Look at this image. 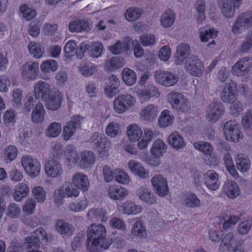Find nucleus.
<instances>
[{"mask_svg":"<svg viewBox=\"0 0 252 252\" xmlns=\"http://www.w3.org/2000/svg\"><path fill=\"white\" fill-rule=\"evenodd\" d=\"M89 142L92 148L97 151L98 155L101 158L108 157L111 143L106 135L99 132H94L91 136Z\"/></svg>","mask_w":252,"mask_h":252,"instance_id":"f257e3e1","label":"nucleus"},{"mask_svg":"<svg viewBox=\"0 0 252 252\" xmlns=\"http://www.w3.org/2000/svg\"><path fill=\"white\" fill-rule=\"evenodd\" d=\"M167 100L175 110L186 112L190 108V103L188 98L179 93L171 92L167 95Z\"/></svg>","mask_w":252,"mask_h":252,"instance_id":"f03ea898","label":"nucleus"},{"mask_svg":"<svg viewBox=\"0 0 252 252\" xmlns=\"http://www.w3.org/2000/svg\"><path fill=\"white\" fill-rule=\"evenodd\" d=\"M33 234L30 237H26L25 239L24 244L27 249L34 250L39 248L40 244V237H41L42 241L48 242V234L43 228L41 227L37 228L34 230Z\"/></svg>","mask_w":252,"mask_h":252,"instance_id":"7ed1b4c3","label":"nucleus"},{"mask_svg":"<svg viewBox=\"0 0 252 252\" xmlns=\"http://www.w3.org/2000/svg\"><path fill=\"white\" fill-rule=\"evenodd\" d=\"M252 27V11H247L241 14L234 22L232 32L234 34L242 33V29H247Z\"/></svg>","mask_w":252,"mask_h":252,"instance_id":"20e7f679","label":"nucleus"},{"mask_svg":"<svg viewBox=\"0 0 252 252\" xmlns=\"http://www.w3.org/2000/svg\"><path fill=\"white\" fill-rule=\"evenodd\" d=\"M106 231L105 227L99 224H92L88 227L87 239L88 241L94 240L99 243H106Z\"/></svg>","mask_w":252,"mask_h":252,"instance_id":"39448f33","label":"nucleus"},{"mask_svg":"<svg viewBox=\"0 0 252 252\" xmlns=\"http://www.w3.org/2000/svg\"><path fill=\"white\" fill-rule=\"evenodd\" d=\"M21 164L29 176L34 178L39 175L41 166L36 158L31 156H25L22 158Z\"/></svg>","mask_w":252,"mask_h":252,"instance_id":"423d86ee","label":"nucleus"},{"mask_svg":"<svg viewBox=\"0 0 252 252\" xmlns=\"http://www.w3.org/2000/svg\"><path fill=\"white\" fill-rule=\"evenodd\" d=\"M135 102V98L129 94L119 95L113 102L114 110L118 113H122L132 106Z\"/></svg>","mask_w":252,"mask_h":252,"instance_id":"0eeeda50","label":"nucleus"},{"mask_svg":"<svg viewBox=\"0 0 252 252\" xmlns=\"http://www.w3.org/2000/svg\"><path fill=\"white\" fill-rule=\"evenodd\" d=\"M237 92V84L232 82L225 84L220 94V96L224 103H233L236 100Z\"/></svg>","mask_w":252,"mask_h":252,"instance_id":"6e6552de","label":"nucleus"},{"mask_svg":"<svg viewBox=\"0 0 252 252\" xmlns=\"http://www.w3.org/2000/svg\"><path fill=\"white\" fill-rule=\"evenodd\" d=\"M83 120V117L80 115L74 116L71 118L70 120L63 128L64 140H68L74 135L76 129L80 128Z\"/></svg>","mask_w":252,"mask_h":252,"instance_id":"1a4fd4ad","label":"nucleus"},{"mask_svg":"<svg viewBox=\"0 0 252 252\" xmlns=\"http://www.w3.org/2000/svg\"><path fill=\"white\" fill-rule=\"evenodd\" d=\"M154 76L158 83L165 87L174 86L178 81V77L171 72L157 71Z\"/></svg>","mask_w":252,"mask_h":252,"instance_id":"9d476101","label":"nucleus"},{"mask_svg":"<svg viewBox=\"0 0 252 252\" xmlns=\"http://www.w3.org/2000/svg\"><path fill=\"white\" fill-rule=\"evenodd\" d=\"M186 69L191 75L201 76L203 72L204 66L201 61L195 55H191L186 63Z\"/></svg>","mask_w":252,"mask_h":252,"instance_id":"9b49d317","label":"nucleus"},{"mask_svg":"<svg viewBox=\"0 0 252 252\" xmlns=\"http://www.w3.org/2000/svg\"><path fill=\"white\" fill-rule=\"evenodd\" d=\"M151 182L155 192L159 196L163 197L168 193L169 189L167 181L161 175H155L152 179Z\"/></svg>","mask_w":252,"mask_h":252,"instance_id":"f8f14e48","label":"nucleus"},{"mask_svg":"<svg viewBox=\"0 0 252 252\" xmlns=\"http://www.w3.org/2000/svg\"><path fill=\"white\" fill-rule=\"evenodd\" d=\"M63 97L62 93L60 91L52 92L44 100L46 108L52 111L57 110L62 106Z\"/></svg>","mask_w":252,"mask_h":252,"instance_id":"ddd939ff","label":"nucleus"},{"mask_svg":"<svg viewBox=\"0 0 252 252\" xmlns=\"http://www.w3.org/2000/svg\"><path fill=\"white\" fill-rule=\"evenodd\" d=\"M223 131L227 140L234 142L238 140L240 130L236 121L227 122L223 126Z\"/></svg>","mask_w":252,"mask_h":252,"instance_id":"4468645a","label":"nucleus"},{"mask_svg":"<svg viewBox=\"0 0 252 252\" xmlns=\"http://www.w3.org/2000/svg\"><path fill=\"white\" fill-rule=\"evenodd\" d=\"M252 66V57H246L239 60L232 69V73L237 76L245 75Z\"/></svg>","mask_w":252,"mask_h":252,"instance_id":"2eb2a0df","label":"nucleus"},{"mask_svg":"<svg viewBox=\"0 0 252 252\" xmlns=\"http://www.w3.org/2000/svg\"><path fill=\"white\" fill-rule=\"evenodd\" d=\"M190 54L189 45L185 43L179 44L176 47V52L174 55L176 64L181 65L186 63Z\"/></svg>","mask_w":252,"mask_h":252,"instance_id":"dca6fc26","label":"nucleus"},{"mask_svg":"<svg viewBox=\"0 0 252 252\" xmlns=\"http://www.w3.org/2000/svg\"><path fill=\"white\" fill-rule=\"evenodd\" d=\"M45 171L47 176L56 178L63 172L62 165L57 158L48 160L45 164Z\"/></svg>","mask_w":252,"mask_h":252,"instance_id":"f3484780","label":"nucleus"},{"mask_svg":"<svg viewBox=\"0 0 252 252\" xmlns=\"http://www.w3.org/2000/svg\"><path fill=\"white\" fill-rule=\"evenodd\" d=\"M222 104L219 102L211 103L207 111V118L212 123H215L223 112Z\"/></svg>","mask_w":252,"mask_h":252,"instance_id":"a211bd4d","label":"nucleus"},{"mask_svg":"<svg viewBox=\"0 0 252 252\" xmlns=\"http://www.w3.org/2000/svg\"><path fill=\"white\" fill-rule=\"evenodd\" d=\"M21 69L25 79H35L39 72V64L37 62H29L21 67Z\"/></svg>","mask_w":252,"mask_h":252,"instance_id":"6ab92c4d","label":"nucleus"},{"mask_svg":"<svg viewBox=\"0 0 252 252\" xmlns=\"http://www.w3.org/2000/svg\"><path fill=\"white\" fill-rule=\"evenodd\" d=\"M106 86L104 89L105 94L110 97H112L119 93L120 81L118 78L112 74L107 79Z\"/></svg>","mask_w":252,"mask_h":252,"instance_id":"aec40b11","label":"nucleus"},{"mask_svg":"<svg viewBox=\"0 0 252 252\" xmlns=\"http://www.w3.org/2000/svg\"><path fill=\"white\" fill-rule=\"evenodd\" d=\"M219 176L213 170L207 171L204 175V181L207 187L210 190H216L219 186Z\"/></svg>","mask_w":252,"mask_h":252,"instance_id":"412c9836","label":"nucleus"},{"mask_svg":"<svg viewBox=\"0 0 252 252\" xmlns=\"http://www.w3.org/2000/svg\"><path fill=\"white\" fill-rule=\"evenodd\" d=\"M222 192L232 199L235 198L240 193V189L237 184L232 181H226L222 188Z\"/></svg>","mask_w":252,"mask_h":252,"instance_id":"4be33fe9","label":"nucleus"},{"mask_svg":"<svg viewBox=\"0 0 252 252\" xmlns=\"http://www.w3.org/2000/svg\"><path fill=\"white\" fill-rule=\"evenodd\" d=\"M34 96L36 98L44 100L52 92L49 84L45 82L40 81L34 85Z\"/></svg>","mask_w":252,"mask_h":252,"instance_id":"5701e85b","label":"nucleus"},{"mask_svg":"<svg viewBox=\"0 0 252 252\" xmlns=\"http://www.w3.org/2000/svg\"><path fill=\"white\" fill-rule=\"evenodd\" d=\"M72 182L74 186L84 192L89 189L90 182L88 177L82 173L75 174L72 177Z\"/></svg>","mask_w":252,"mask_h":252,"instance_id":"b1692460","label":"nucleus"},{"mask_svg":"<svg viewBox=\"0 0 252 252\" xmlns=\"http://www.w3.org/2000/svg\"><path fill=\"white\" fill-rule=\"evenodd\" d=\"M95 161V156L92 151H84L81 153L79 166L85 169L92 166Z\"/></svg>","mask_w":252,"mask_h":252,"instance_id":"393cba45","label":"nucleus"},{"mask_svg":"<svg viewBox=\"0 0 252 252\" xmlns=\"http://www.w3.org/2000/svg\"><path fill=\"white\" fill-rule=\"evenodd\" d=\"M55 227L60 234L65 236L72 235L74 230L73 226L63 220H57Z\"/></svg>","mask_w":252,"mask_h":252,"instance_id":"a878e982","label":"nucleus"},{"mask_svg":"<svg viewBox=\"0 0 252 252\" xmlns=\"http://www.w3.org/2000/svg\"><path fill=\"white\" fill-rule=\"evenodd\" d=\"M131 42V38L126 37L124 38L123 42L120 40L117 41L110 47V50L113 54H121L124 52L129 50Z\"/></svg>","mask_w":252,"mask_h":252,"instance_id":"bb28decb","label":"nucleus"},{"mask_svg":"<svg viewBox=\"0 0 252 252\" xmlns=\"http://www.w3.org/2000/svg\"><path fill=\"white\" fill-rule=\"evenodd\" d=\"M107 191L109 196L114 200L123 199L128 193L126 189L117 186H110Z\"/></svg>","mask_w":252,"mask_h":252,"instance_id":"cd10ccee","label":"nucleus"},{"mask_svg":"<svg viewBox=\"0 0 252 252\" xmlns=\"http://www.w3.org/2000/svg\"><path fill=\"white\" fill-rule=\"evenodd\" d=\"M87 216L92 221H106L108 220L107 212L103 208H94L90 210Z\"/></svg>","mask_w":252,"mask_h":252,"instance_id":"c85d7f7f","label":"nucleus"},{"mask_svg":"<svg viewBox=\"0 0 252 252\" xmlns=\"http://www.w3.org/2000/svg\"><path fill=\"white\" fill-rule=\"evenodd\" d=\"M168 142L176 150L182 149L186 146V142L177 132H173L168 136Z\"/></svg>","mask_w":252,"mask_h":252,"instance_id":"c756f323","label":"nucleus"},{"mask_svg":"<svg viewBox=\"0 0 252 252\" xmlns=\"http://www.w3.org/2000/svg\"><path fill=\"white\" fill-rule=\"evenodd\" d=\"M128 164L130 170L132 173L142 179L148 178L149 172L139 162L131 160L128 162Z\"/></svg>","mask_w":252,"mask_h":252,"instance_id":"7c9ffc66","label":"nucleus"},{"mask_svg":"<svg viewBox=\"0 0 252 252\" xmlns=\"http://www.w3.org/2000/svg\"><path fill=\"white\" fill-rule=\"evenodd\" d=\"M14 190L13 198L15 201L18 202L26 197L30 192V188L28 185L24 183L18 184L15 187Z\"/></svg>","mask_w":252,"mask_h":252,"instance_id":"2f4dec72","label":"nucleus"},{"mask_svg":"<svg viewBox=\"0 0 252 252\" xmlns=\"http://www.w3.org/2000/svg\"><path fill=\"white\" fill-rule=\"evenodd\" d=\"M228 0H221L219 3L223 15L227 18L232 17L237 6L230 2Z\"/></svg>","mask_w":252,"mask_h":252,"instance_id":"473e14b6","label":"nucleus"},{"mask_svg":"<svg viewBox=\"0 0 252 252\" xmlns=\"http://www.w3.org/2000/svg\"><path fill=\"white\" fill-rule=\"evenodd\" d=\"M68 29L72 32H78L83 31L88 32L90 30V27L88 21L77 19L69 24Z\"/></svg>","mask_w":252,"mask_h":252,"instance_id":"72a5a7b5","label":"nucleus"},{"mask_svg":"<svg viewBox=\"0 0 252 252\" xmlns=\"http://www.w3.org/2000/svg\"><path fill=\"white\" fill-rule=\"evenodd\" d=\"M235 162L237 169L242 172L248 171L251 167V161L249 158L243 154L237 155Z\"/></svg>","mask_w":252,"mask_h":252,"instance_id":"f704fd0d","label":"nucleus"},{"mask_svg":"<svg viewBox=\"0 0 252 252\" xmlns=\"http://www.w3.org/2000/svg\"><path fill=\"white\" fill-rule=\"evenodd\" d=\"M111 242L99 243L96 241H88L87 239L86 247L89 252H102L103 249H107Z\"/></svg>","mask_w":252,"mask_h":252,"instance_id":"c9c22d12","label":"nucleus"},{"mask_svg":"<svg viewBox=\"0 0 252 252\" xmlns=\"http://www.w3.org/2000/svg\"><path fill=\"white\" fill-rule=\"evenodd\" d=\"M45 111L41 103H37L32 113V119L34 123H41L44 120Z\"/></svg>","mask_w":252,"mask_h":252,"instance_id":"e433bc0d","label":"nucleus"},{"mask_svg":"<svg viewBox=\"0 0 252 252\" xmlns=\"http://www.w3.org/2000/svg\"><path fill=\"white\" fill-rule=\"evenodd\" d=\"M123 213L127 215H137L142 212V208L131 201H127L122 206Z\"/></svg>","mask_w":252,"mask_h":252,"instance_id":"4c0bfd02","label":"nucleus"},{"mask_svg":"<svg viewBox=\"0 0 252 252\" xmlns=\"http://www.w3.org/2000/svg\"><path fill=\"white\" fill-rule=\"evenodd\" d=\"M175 20V15L170 9L165 10L160 17L161 24L165 28L170 27L174 24Z\"/></svg>","mask_w":252,"mask_h":252,"instance_id":"58836bf2","label":"nucleus"},{"mask_svg":"<svg viewBox=\"0 0 252 252\" xmlns=\"http://www.w3.org/2000/svg\"><path fill=\"white\" fill-rule=\"evenodd\" d=\"M166 148V145L162 140L158 139L154 142L151 152L154 158H159L165 152Z\"/></svg>","mask_w":252,"mask_h":252,"instance_id":"ea45409f","label":"nucleus"},{"mask_svg":"<svg viewBox=\"0 0 252 252\" xmlns=\"http://www.w3.org/2000/svg\"><path fill=\"white\" fill-rule=\"evenodd\" d=\"M158 109L153 104L149 105L142 109L140 112L141 116L145 120L153 121L157 116Z\"/></svg>","mask_w":252,"mask_h":252,"instance_id":"a19ab883","label":"nucleus"},{"mask_svg":"<svg viewBox=\"0 0 252 252\" xmlns=\"http://www.w3.org/2000/svg\"><path fill=\"white\" fill-rule=\"evenodd\" d=\"M59 198L56 196L55 198V201L56 203H60L62 201L63 197L66 196L68 197H76L79 195V191L76 189L72 187H67L65 188L64 190L59 189L58 190Z\"/></svg>","mask_w":252,"mask_h":252,"instance_id":"79ce46f5","label":"nucleus"},{"mask_svg":"<svg viewBox=\"0 0 252 252\" xmlns=\"http://www.w3.org/2000/svg\"><path fill=\"white\" fill-rule=\"evenodd\" d=\"M122 75L123 81L128 86L133 85L136 81L137 77L135 72L128 68L124 69Z\"/></svg>","mask_w":252,"mask_h":252,"instance_id":"37998d69","label":"nucleus"},{"mask_svg":"<svg viewBox=\"0 0 252 252\" xmlns=\"http://www.w3.org/2000/svg\"><path fill=\"white\" fill-rule=\"evenodd\" d=\"M129 139L133 142L138 141L142 136L141 129L136 125L129 126L127 130Z\"/></svg>","mask_w":252,"mask_h":252,"instance_id":"c03bdc74","label":"nucleus"},{"mask_svg":"<svg viewBox=\"0 0 252 252\" xmlns=\"http://www.w3.org/2000/svg\"><path fill=\"white\" fill-rule=\"evenodd\" d=\"M139 95L145 100H149L151 97L159 95L157 88L153 85H149L146 88L139 92Z\"/></svg>","mask_w":252,"mask_h":252,"instance_id":"a18cd8bd","label":"nucleus"},{"mask_svg":"<svg viewBox=\"0 0 252 252\" xmlns=\"http://www.w3.org/2000/svg\"><path fill=\"white\" fill-rule=\"evenodd\" d=\"M137 195L140 199L149 204H153L156 202L155 199L146 187H142L137 190Z\"/></svg>","mask_w":252,"mask_h":252,"instance_id":"49530a36","label":"nucleus"},{"mask_svg":"<svg viewBox=\"0 0 252 252\" xmlns=\"http://www.w3.org/2000/svg\"><path fill=\"white\" fill-rule=\"evenodd\" d=\"M124 64V60L119 57H114L108 60L105 63L106 66L110 70L122 67Z\"/></svg>","mask_w":252,"mask_h":252,"instance_id":"de8ad7c7","label":"nucleus"},{"mask_svg":"<svg viewBox=\"0 0 252 252\" xmlns=\"http://www.w3.org/2000/svg\"><path fill=\"white\" fill-rule=\"evenodd\" d=\"M65 156L68 163L70 165H71V163H77L78 160V155L73 145L67 146Z\"/></svg>","mask_w":252,"mask_h":252,"instance_id":"09e8293b","label":"nucleus"},{"mask_svg":"<svg viewBox=\"0 0 252 252\" xmlns=\"http://www.w3.org/2000/svg\"><path fill=\"white\" fill-rule=\"evenodd\" d=\"M193 145L195 149L203 153L206 155L211 156L214 151L212 145L207 142L200 141L195 142L193 144Z\"/></svg>","mask_w":252,"mask_h":252,"instance_id":"8fccbe9b","label":"nucleus"},{"mask_svg":"<svg viewBox=\"0 0 252 252\" xmlns=\"http://www.w3.org/2000/svg\"><path fill=\"white\" fill-rule=\"evenodd\" d=\"M131 233L133 235L140 237H145L146 236V228L141 220H138L133 224L131 229Z\"/></svg>","mask_w":252,"mask_h":252,"instance_id":"3c124183","label":"nucleus"},{"mask_svg":"<svg viewBox=\"0 0 252 252\" xmlns=\"http://www.w3.org/2000/svg\"><path fill=\"white\" fill-rule=\"evenodd\" d=\"M218 32L214 29H201L200 31V38L202 42H207L210 38L217 37Z\"/></svg>","mask_w":252,"mask_h":252,"instance_id":"603ef678","label":"nucleus"},{"mask_svg":"<svg viewBox=\"0 0 252 252\" xmlns=\"http://www.w3.org/2000/svg\"><path fill=\"white\" fill-rule=\"evenodd\" d=\"M103 49V45L98 42L90 43L89 53L93 58H98L101 56Z\"/></svg>","mask_w":252,"mask_h":252,"instance_id":"864d4df0","label":"nucleus"},{"mask_svg":"<svg viewBox=\"0 0 252 252\" xmlns=\"http://www.w3.org/2000/svg\"><path fill=\"white\" fill-rule=\"evenodd\" d=\"M173 120V117L170 114V111L165 110L161 113L158 119V123L160 126L165 127L171 125Z\"/></svg>","mask_w":252,"mask_h":252,"instance_id":"5fc2aeb1","label":"nucleus"},{"mask_svg":"<svg viewBox=\"0 0 252 252\" xmlns=\"http://www.w3.org/2000/svg\"><path fill=\"white\" fill-rule=\"evenodd\" d=\"M143 11L141 9L135 7H130L125 12L126 18L129 21L137 20L141 15Z\"/></svg>","mask_w":252,"mask_h":252,"instance_id":"6e6d98bb","label":"nucleus"},{"mask_svg":"<svg viewBox=\"0 0 252 252\" xmlns=\"http://www.w3.org/2000/svg\"><path fill=\"white\" fill-rule=\"evenodd\" d=\"M183 204L188 207L197 208L200 206V201L193 193L188 194L183 201Z\"/></svg>","mask_w":252,"mask_h":252,"instance_id":"4d7b16f0","label":"nucleus"},{"mask_svg":"<svg viewBox=\"0 0 252 252\" xmlns=\"http://www.w3.org/2000/svg\"><path fill=\"white\" fill-rule=\"evenodd\" d=\"M62 129L61 125L58 123H51L48 126L46 131V134L48 137H56L60 133Z\"/></svg>","mask_w":252,"mask_h":252,"instance_id":"13d9d810","label":"nucleus"},{"mask_svg":"<svg viewBox=\"0 0 252 252\" xmlns=\"http://www.w3.org/2000/svg\"><path fill=\"white\" fill-rule=\"evenodd\" d=\"M252 49V30L247 34L245 40L240 46V51L242 53H247Z\"/></svg>","mask_w":252,"mask_h":252,"instance_id":"bf43d9fd","label":"nucleus"},{"mask_svg":"<svg viewBox=\"0 0 252 252\" xmlns=\"http://www.w3.org/2000/svg\"><path fill=\"white\" fill-rule=\"evenodd\" d=\"M144 132V135L143 139L137 144L139 149L146 148L147 147L148 143L151 141L154 136V133L150 129H145Z\"/></svg>","mask_w":252,"mask_h":252,"instance_id":"052dcab7","label":"nucleus"},{"mask_svg":"<svg viewBox=\"0 0 252 252\" xmlns=\"http://www.w3.org/2000/svg\"><path fill=\"white\" fill-rule=\"evenodd\" d=\"M28 49L30 53L35 58H39L43 55V51L39 44L31 42L28 45Z\"/></svg>","mask_w":252,"mask_h":252,"instance_id":"680f3d73","label":"nucleus"},{"mask_svg":"<svg viewBox=\"0 0 252 252\" xmlns=\"http://www.w3.org/2000/svg\"><path fill=\"white\" fill-rule=\"evenodd\" d=\"M58 67V63L53 60H48L41 63L40 68L44 72H54Z\"/></svg>","mask_w":252,"mask_h":252,"instance_id":"e2e57ef3","label":"nucleus"},{"mask_svg":"<svg viewBox=\"0 0 252 252\" xmlns=\"http://www.w3.org/2000/svg\"><path fill=\"white\" fill-rule=\"evenodd\" d=\"M80 70L82 75L86 76H89L94 74L97 71V67L95 65H90L84 63L81 64Z\"/></svg>","mask_w":252,"mask_h":252,"instance_id":"0e129e2a","label":"nucleus"},{"mask_svg":"<svg viewBox=\"0 0 252 252\" xmlns=\"http://www.w3.org/2000/svg\"><path fill=\"white\" fill-rule=\"evenodd\" d=\"M20 11L23 14V16L27 20L32 19L36 15V12L35 10L29 7L26 4H23L21 6Z\"/></svg>","mask_w":252,"mask_h":252,"instance_id":"69168bd1","label":"nucleus"},{"mask_svg":"<svg viewBox=\"0 0 252 252\" xmlns=\"http://www.w3.org/2000/svg\"><path fill=\"white\" fill-rule=\"evenodd\" d=\"M241 123L245 129H252V110H248L244 114Z\"/></svg>","mask_w":252,"mask_h":252,"instance_id":"338daca9","label":"nucleus"},{"mask_svg":"<svg viewBox=\"0 0 252 252\" xmlns=\"http://www.w3.org/2000/svg\"><path fill=\"white\" fill-rule=\"evenodd\" d=\"M107 134L111 137H115L120 133L119 125L111 122L106 128Z\"/></svg>","mask_w":252,"mask_h":252,"instance_id":"774afa93","label":"nucleus"}]
</instances>
